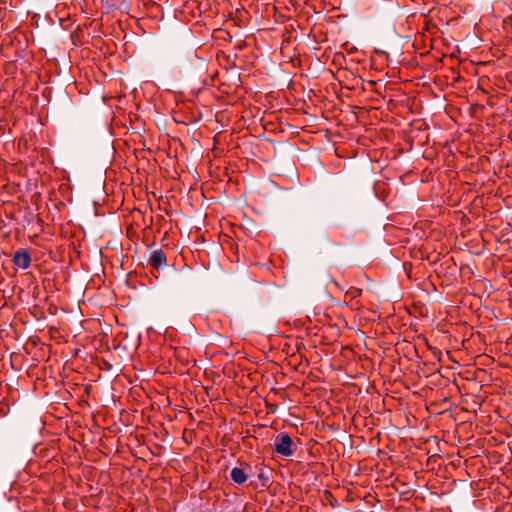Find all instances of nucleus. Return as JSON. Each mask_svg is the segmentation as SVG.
I'll use <instances>...</instances> for the list:
<instances>
[{
    "label": "nucleus",
    "instance_id": "nucleus-1",
    "mask_svg": "<svg viewBox=\"0 0 512 512\" xmlns=\"http://www.w3.org/2000/svg\"><path fill=\"white\" fill-rule=\"evenodd\" d=\"M296 445L292 438L285 432L279 433L274 440V451L284 457H290L294 454Z\"/></svg>",
    "mask_w": 512,
    "mask_h": 512
},
{
    "label": "nucleus",
    "instance_id": "nucleus-2",
    "mask_svg": "<svg viewBox=\"0 0 512 512\" xmlns=\"http://www.w3.org/2000/svg\"><path fill=\"white\" fill-rule=\"evenodd\" d=\"M148 263L152 268L156 270L163 269L167 265V258L163 250L157 249L153 251L150 254Z\"/></svg>",
    "mask_w": 512,
    "mask_h": 512
},
{
    "label": "nucleus",
    "instance_id": "nucleus-3",
    "mask_svg": "<svg viewBox=\"0 0 512 512\" xmlns=\"http://www.w3.org/2000/svg\"><path fill=\"white\" fill-rule=\"evenodd\" d=\"M13 263L21 269H27L31 264V256L27 250L16 251L13 256Z\"/></svg>",
    "mask_w": 512,
    "mask_h": 512
},
{
    "label": "nucleus",
    "instance_id": "nucleus-4",
    "mask_svg": "<svg viewBox=\"0 0 512 512\" xmlns=\"http://www.w3.org/2000/svg\"><path fill=\"white\" fill-rule=\"evenodd\" d=\"M230 477L234 483L241 485L247 481L248 474L246 473V471L244 469L239 468V467H234L231 470Z\"/></svg>",
    "mask_w": 512,
    "mask_h": 512
},
{
    "label": "nucleus",
    "instance_id": "nucleus-5",
    "mask_svg": "<svg viewBox=\"0 0 512 512\" xmlns=\"http://www.w3.org/2000/svg\"><path fill=\"white\" fill-rule=\"evenodd\" d=\"M361 294H362V289L357 288V287H350L346 291L345 296L350 299H355V298L361 296Z\"/></svg>",
    "mask_w": 512,
    "mask_h": 512
},
{
    "label": "nucleus",
    "instance_id": "nucleus-6",
    "mask_svg": "<svg viewBox=\"0 0 512 512\" xmlns=\"http://www.w3.org/2000/svg\"><path fill=\"white\" fill-rule=\"evenodd\" d=\"M258 477H259V479L262 481L263 486H266V485L268 484V482H269V478H268L267 476H265V474H264V473H260V474L258 475Z\"/></svg>",
    "mask_w": 512,
    "mask_h": 512
},
{
    "label": "nucleus",
    "instance_id": "nucleus-7",
    "mask_svg": "<svg viewBox=\"0 0 512 512\" xmlns=\"http://www.w3.org/2000/svg\"><path fill=\"white\" fill-rule=\"evenodd\" d=\"M335 285H336V286H337V288H339L341 291H343V290H344V289H343V287H341V286L339 285V283L335 282Z\"/></svg>",
    "mask_w": 512,
    "mask_h": 512
}]
</instances>
